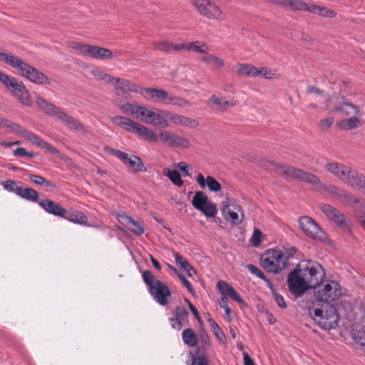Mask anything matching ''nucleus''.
Segmentation results:
<instances>
[{
	"label": "nucleus",
	"mask_w": 365,
	"mask_h": 365,
	"mask_svg": "<svg viewBox=\"0 0 365 365\" xmlns=\"http://www.w3.org/2000/svg\"><path fill=\"white\" fill-rule=\"evenodd\" d=\"M326 279L324 269L318 262L311 260L301 261L287 277L290 292L301 297L307 290L316 288Z\"/></svg>",
	"instance_id": "1"
},
{
	"label": "nucleus",
	"mask_w": 365,
	"mask_h": 365,
	"mask_svg": "<svg viewBox=\"0 0 365 365\" xmlns=\"http://www.w3.org/2000/svg\"><path fill=\"white\" fill-rule=\"evenodd\" d=\"M325 110L329 113L339 112L348 117L338 121L336 126L341 130H355L364 124L363 112L361 108L348 102L343 96H333L324 98Z\"/></svg>",
	"instance_id": "2"
},
{
	"label": "nucleus",
	"mask_w": 365,
	"mask_h": 365,
	"mask_svg": "<svg viewBox=\"0 0 365 365\" xmlns=\"http://www.w3.org/2000/svg\"><path fill=\"white\" fill-rule=\"evenodd\" d=\"M119 110L125 115H130L146 124L167 128L169 125L168 116L170 112L155 108H148L146 106L136 103H127L118 106Z\"/></svg>",
	"instance_id": "3"
},
{
	"label": "nucleus",
	"mask_w": 365,
	"mask_h": 365,
	"mask_svg": "<svg viewBox=\"0 0 365 365\" xmlns=\"http://www.w3.org/2000/svg\"><path fill=\"white\" fill-rule=\"evenodd\" d=\"M0 61L16 71L17 73L31 83L38 86L50 85L49 78L42 71L23 61L18 56L0 49Z\"/></svg>",
	"instance_id": "4"
},
{
	"label": "nucleus",
	"mask_w": 365,
	"mask_h": 365,
	"mask_svg": "<svg viewBox=\"0 0 365 365\" xmlns=\"http://www.w3.org/2000/svg\"><path fill=\"white\" fill-rule=\"evenodd\" d=\"M261 165L272 170L288 180H299L316 186H321L319 178L310 173L294 168L291 165L262 160Z\"/></svg>",
	"instance_id": "5"
},
{
	"label": "nucleus",
	"mask_w": 365,
	"mask_h": 365,
	"mask_svg": "<svg viewBox=\"0 0 365 365\" xmlns=\"http://www.w3.org/2000/svg\"><path fill=\"white\" fill-rule=\"evenodd\" d=\"M325 169L341 181L358 189H365V177L350 167L339 162L331 161L325 165Z\"/></svg>",
	"instance_id": "6"
},
{
	"label": "nucleus",
	"mask_w": 365,
	"mask_h": 365,
	"mask_svg": "<svg viewBox=\"0 0 365 365\" xmlns=\"http://www.w3.org/2000/svg\"><path fill=\"white\" fill-rule=\"evenodd\" d=\"M36 103L42 112L48 115L58 119L69 129L78 131L81 133H86V129L78 120L68 115L61 108L49 103L41 97H37Z\"/></svg>",
	"instance_id": "7"
},
{
	"label": "nucleus",
	"mask_w": 365,
	"mask_h": 365,
	"mask_svg": "<svg viewBox=\"0 0 365 365\" xmlns=\"http://www.w3.org/2000/svg\"><path fill=\"white\" fill-rule=\"evenodd\" d=\"M296 252L295 247H291L286 252L274 249L268 250L261 257V265L269 272L278 273L286 267L287 260Z\"/></svg>",
	"instance_id": "8"
},
{
	"label": "nucleus",
	"mask_w": 365,
	"mask_h": 365,
	"mask_svg": "<svg viewBox=\"0 0 365 365\" xmlns=\"http://www.w3.org/2000/svg\"><path fill=\"white\" fill-rule=\"evenodd\" d=\"M140 96L145 100L156 104L175 106L180 108L190 106V103L187 100L172 95L162 88H143Z\"/></svg>",
	"instance_id": "9"
},
{
	"label": "nucleus",
	"mask_w": 365,
	"mask_h": 365,
	"mask_svg": "<svg viewBox=\"0 0 365 365\" xmlns=\"http://www.w3.org/2000/svg\"><path fill=\"white\" fill-rule=\"evenodd\" d=\"M191 4L199 16L208 21L217 23L227 21L226 12L213 0H192Z\"/></svg>",
	"instance_id": "10"
},
{
	"label": "nucleus",
	"mask_w": 365,
	"mask_h": 365,
	"mask_svg": "<svg viewBox=\"0 0 365 365\" xmlns=\"http://www.w3.org/2000/svg\"><path fill=\"white\" fill-rule=\"evenodd\" d=\"M110 120L114 125L135 134L145 140L152 143H156L158 140V135L154 131L131 118L122 115H115L112 117Z\"/></svg>",
	"instance_id": "11"
},
{
	"label": "nucleus",
	"mask_w": 365,
	"mask_h": 365,
	"mask_svg": "<svg viewBox=\"0 0 365 365\" xmlns=\"http://www.w3.org/2000/svg\"><path fill=\"white\" fill-rule=\"evenodd\" d=\"M144 282L148 287V292L160 305L165 306L168 303V298L171 296L168 287L163 282L156 279L150 271L142 274Z\"/></svg>",
	"instance_id": "12"
},
{
	"label": "nucleus",
	"mask_w": 365,
	"mask_h": 365,
	"mask_svg": "<svg viewBox=\"0 0 365 365\" xmlns=\"http://www.w3.org/2000/svg\"><path fill=\"white\" fill-rule=\"evenodd\" d=\"M314 320L324 329H334L339 320V314L336 307L329 304L314 309Z\"/></svg>",
	"instance_id": "13"
},
{
	"label": "nucleus",
	"mask_w": 365,
	"mask_h": 365,
	"mask_svg": "<svg viewBox=\"0 0 365 365\" xmlns=\"http://www.w3.org/2000/svg\"><path fill=\"white\" fill-rule=\"evenodd\" d=\"M314 289V296L319 302L327 304L336 302L342 295L341 285L335 281H327L324 284L318 285Z\"/></svg>",
	"instance_id": "14"
},
{
	"label": "nucleus",
	"mask_w": 365,
	"mask_h": 365,
	"mask_svg": "<svg viewBox=\"0 0 365 365\" xmlns=\"http://www.w3.org/2000/svg\"><path fill=\"white\" fill-rule=\"evenodd\" d=\"M221 211L224 219L232 225H238L244 220L242 208L234 198L226 197L221 203Z\"/></svg>",
	"instance_id": "15"
},
{
	"label": "nucleus",
	"mask_w": 365,
	"mask_h": 365,
	"mask_svg": "<svg viewBox=\"0 0 365 365\" xmlns=\"http://www.w3.org/2000/svg\"><path fill=\"white\" fill-rule=\"evenodd\" d=\"M299 224L304 234L314 240L324 242L327 237L326 233L313 219L304 216L299 220Z\"/></svg>",
	"instance_id": "16"
},
{
	"label": "nucleus",
	"mask_w": 365,
	"mask_h": 365,
	"mask_svg": "<svg viewBox=\"0 0 365 365\" xmlns=\"http://www.w3.org/2000/svg\"><path fill=\"white\" fill-rule=\"evenodd\" d=\"M192 205L206 217H214L217 215V206L209 200L207 195L202 191H197L195 193Z\"/></svg>",
	"instance_id": "17"
},
{
	"label": "nucleus",
	"mask_w": 365,
	"mask_h": 365,
	"mask_svg": "<svg viewBox=\"0 0 365 365\" xmlns=\"http://www.w3.org/2000/svg\"><path fill=\"white\" fill-rule=\"evenodd\" d=\"M158 139V141L173 148L187 149L191 145L188 139L165 130L159 131Z\"/></svg>",
	"instance_id": "18"
},
{
	"label": "nucleus",
	"mask_w": 365,
	"mask_h": 365,
	"mask_svg": "<svg viewBox=\"0 0 365 365\" xmlns=\"http://www.w3.org/2000/svg\"><path fill=\"white\" fill-rule=\"evenodd\" d=\"M112 153L119 158L131 173L146 172L147 169L142 160L134 155H128L118 150H113Z\"/></svg>",
	"instance_id": "19"
},
{
	"label": "nucleus",
	"mask_w": 365,
	"mask_h": 365,
	"mask_svg": "<svg viewBox=\"0 0 365 365\" xmlns=\"http://www.w3.org/2000/svg\"><path fill=\"white\" fill-rule=\"evenodd\" d=\"M110 85L113 86L114 90L118 95L128 92L136 93L141 95L143 88L137 84H135L129 80L120 78L115 76H113Z\"/></svg>",
	"instance_id": "20"
},
{
	"label": "nucleus",
	"mask_w": 365,
	"mask_h": 365,
	"mask_svg": "<svg viewBox=\"0 0 365 365\" xmlns=\"http://www.w3.org/2000/svg\"><path fill=\"white\" fill-rule=\"evenodd\" d=\"M22 137H24L29 142L40 147L41 149L44 150L46 152L51 153L56 156L61 157L60 152L53 146L48 144L47 142L43 140L36 134L25 130L23 133Z\"/></svg>",
	"instance_id": "21"
},
{
	"label": "nucleus",
	"mask_w": 365,
	"mask_h": 365,
	"mask_svg": "<svg viewBox=\"0 0 365 365\" xmlns=\"http://www.w3.org/2000/svg\"><path fill=\"white\" fill-rule=\"evenodd\" d=\"M207 103L221 112L235 106V103L232 100H230L220 93L212 95L208 99Z\"/></svg>",
	"instance_id": "22"
},
{
	"label": "nucleus",
	"mask_w": 365,
	"mask_h": 365,
	"mask_svg": "<svg viewBox=\"0 0 365 365\" xmlns=\"http://www.w3.org/2000/svg\"><path fill=\"white\" fill-rule=\"evenodd\" d=\"M195 180L201 188H207L210 192H217L222 189L220 183L211 175L205 178L202 173H198Z\"/></svg>",
	"instance_id": "23"
},
{
	"label": "nucleus",
	"mask_w": 365,
	"mask_h": 365,
	"mask_svg": "<svg viewBox=\"0 0 365 365\" xmlns=\"http://www.w3.org/2000/svg\"><path fill=\"white\" fill-rule=\"evenodd\" d=\"M217 288L221 295L229 297L240 305L245 304L243 299L236 292L234 287L225 281L220 280L217 284Z\"/></svg>",
	"instance_id": "24"
},
{
	"label": "nucleus",
	"mask_w": 365,
	"mask_h": 365,
	"mask_svg": "<svg viewBox=\"0 0 365 365\" xmlns=\"http://www.w3.org/2000/svg\"><path fill=\"white\" fill-rule=\"evenodd\" d=\"M188 313L186 309L180 306L175 308L174 317L170 318L171 327L178 331H180L184 324L187 321Z\"/></svg>",
	"instance_id": "25"
},
{
	"label": "nucleus",
	"mask_w": 365,
	"mask_h": 365,
	"mask_svg": "<svg viewBox=\"0 0 365 365\" xmlns=\"http://www.w3.org/2000/svg\"><path fill=\"white\" fill-rule=\"evenodd\" d=\"M199 59L202 63L213 70L222 69L225 66V61L222 58L209 52L207 55L202 56Z\"/></svg>",
	"instance_id": "26"
},
{
	"label": "nucleus",
	"mask_w": 365,
	"mask_h": 365,
	"mask_svg": "<svg viewBox=\"0 0 365 365\" xmlns=\"http://www.w3.org/2000/svg\"><path fill=\"white\" fill-rule=\"evenodd\" d=\"M39 205L45 210V211L51 215L65 217V215L67 214L66 209L61 207L59 204L50 200H43L39 203Z\"/></svg>",
	"instance_id": "27"
},
{
	"label": "nucleus",
	"mask_w": 365,
	"mask_h": 365,
	"mask_svg": "<svg viewBox=\"0 0 365 365\" xmlns=\"http://www.w3.org/2000/svg\"><path fill=\"white\" fill-rule=\"evenodd\" d=\"M87 56L101 60H110L113 58V54L106 48L90 45Z\"/></svg>",
	"instance_id": "28"
},
{
	"label": "nucleus",
	"mask_w": 365,
	"mask_h": 365,
	"mask_svg": "<svg viewBox=\"0 0 365 365\" xmlns=\"http://www.w3.org/2000/svg\"><path fill=\"white\" fill-rule=\"evenodd\" d=\"M154 47L163 52H175L185 51V43H175L168 41H160L154 43Z\"/></svg>",
	"instance_id": "29"
},
{
	"label": "nucleus",
	"mask_w": 365,
	"mask_h": 365,
	"mask_svg": "<svg viewBox=\"0 0 365 365\" xmlns=\"http://www.w3.org/2000/svg\"><path fill=\"white\" fill-rule=\"evenodd\" d=\"M0 82L10 91L11 94L15 93L16 90L19 89L20 85H24L23 82L18 81L14 77L0 71Z\"/></svg>",
	"instance_id": "30"
},
{
	"label": "nucleus",
	"mask_w": 365,
	"mask_h": 365,
	"mask_svg": "<svg viewBox=\"0 0 365 365\" xmlns=\"http://www.w3.org/2000/svg\"><path fill=\"white\" fill-rule=\"evenodd\" d=\"M185 51H192L204 56L207 55V53L210 51V46L204 41H195L185 43Z\"/></svg>",
	"instance_id": "31"
},
{
	"label": "nucleus",
	"mask_w": 365,
	"mask_h": 365,
	"mask_svg": "<svg viewBox=\"0 0 365 365\" xmlns=\"http://www.w3.org/2000/svg\"><path fill=\"white\" fill-rule=\"evenodd\" d=\"M235 69V73L239 76L256 77L257 67L252 64L238 63Z\"/></svg>",
	"instance_id": "32"
},
{
	"label": "nucleus",
	"mask_w": 365,
	"mask_h": 365,
	"mask_svg": "<svg viewBox=\"0 0 365 365\" xmlns=\"http://www.w3.org/2000/svg\"><path fill=\"white\" fill-rule=\"evenodd\" d=\"M12 95L22 104L27 106L32 105L31 96L25 85H20L19 89L16 90Z\"/></svg>",
	"instance_id": "33"
},
{
	"label": "nucleus",
	"mask_w": 365,
	"mask_h": 365,
	"mask_svg": "<svg viewBox=\"0 0 365 365\" xmlns=\"http://www.w3.org/2000/svg\"><path fill=\"white\" fill-rule=\"evenodd\" d=\"M260 76L267 80H277L280 78V73L277 69L266 66L257 67L256 77Z\"/></svg>",
	"instance_id": "34"
},
{
	"label": "nucleus",
	"mask_w": 365,
	"mask_h": 365,
	"mask_svg": "<svg viewBox=\"0 0 365 365\" xmlns=\"http://www.w3.org/2000/svg\"><path fill=\"white\" fill-rule=\"evenodd\" d=\"M309 13L320 16L324 18L333 19L336 16L335 11L329 9L326 6H322L312 3Z\"/></svg>",
	"instance_id": "35"
},
{
	"label": "nucleus",
	"mask_w": 365,
	"mask_h": 365,
	"mask_svg": "<svg viewBox=\"0 0 365 365\" xmlns=\"http://www.w3.org/2000/svg\"><path fill=\"white\" fill-rule=\"evenodd\" d=\"M170 120L177 125H183L187 127H194L197 125V122L195 120L190 119L184 115L179 114H173L170 112V115L168 116Z\"/></svg>",
	"instance_id": "36"
},
{
	"label": "nucleus",
	"mask_w": 365,
	"mask_h": 365,
	"mask_svg": "<svg viewBox=\"0 0 365 365\" xmlns=\"http://www.w3.org/2000/svg\"><path fill=\"white\" fill-rule=\"evenodd\" d=\"M175 263L179 265L181 269L187 272L188 277H192L196 274L195 269L189 264L187 260L183 258L179 253L175 252L173 254Z\"/></svg>",
	"instance_id": "37"
},
{
	"label": "nucleus",
	"mask_w": 365,
	"mask_h": 365,
	"mask_svg": "<svg viewBox=\"0 0 365 365\" xmlns=\"http://www.w3.org/2000/svg\"><path fill=\"white\" fill-rule=\"evenodd\" d=\"M90 73L96 81H102L110 85L111 84L113 78V76L107 73L102 68L96 66L91 68Z\"/></svg>",
	"instance_id": "38"
},
{
	"label": "nucleus",
	"mask_w": 365,
	"mask_h": 365,
	"mask_svg": "<svg viewBox=\"0 0 365 365\" xmlns=\"http://www.w3.org/2000/svg\"><path fill=\"white\" fill-rule=\"evenodd\" d=\"M89 44L83 43L76 41H70L67 42V47L73 53L81 55L88 56Z\"/></svg>",
	"instance_id": "39"
},
{
	"label": "nucleus",
	"mask_w": 365,
	"mask_h": 365,
	"mask_svg": "<svg viewBox=\"0 0 365 365\" xmlns=\"http://www.w3.org/2000/svg\"><path fill=\"white\" fill-rule=\"evenodd\" d=\"M182 339L185 344L190 347H195L197 345L198 339L195 331L187 328L182 332Z\"/></svg>",
	"instance_id": "40"
},
{
	"label": "nucleus",
	"mask_w": 365,
	"mask_h": 365,
	"mask_svg": "<svg viewBox=\"0 0 365 365\" xmlns=\"http://www.w3.org/2000/svg\"><path fill=\"white\" fill-rule=\"evenodd\" d=\"M351 336L357 344L365 346V325H356L351 330Z\"/></svg>",
	"instance_id": "41"
},
{
	"label": "nucleus",
	"mask_w": 365,
	"mask_h": 365,
	"mask_svg": "<svg viewBox=\"0 0 365 365\" xmlns=\"http://www.w3.org/2000/svg\"><path fill=\"white\" fill-rule=\"evenodd\" d=\"M163 174L167 177L173 185L179 187L183 185L184 182L182 180L181 175L178 170H172L170 168H164L163 170Z\"/></svg>",
	"instance_id": "42"
},
{
	"label": "nucleus",
	"mask_w": 365,
	"mask_h": 365,
	"mask_svg": "<svg viewBox=\"0 0 365 365\" xmlns=\"http://www.w3.org/2000/svg\"><path fill=\"white\" fill-rule=\"evenodd\" d=\"M312 3H307L303 0H287L285 7H289L295 11H304L309 13Z\"/></svg>",
	"instance_id": "43"
},
{
	"label": "nucleus",
	"mask_w": 365,
	"mask_h": 365,
	"mask_svg": "<svg viewBox=\"0 0 365 365\" xmlns=\"http://www.w3.org/2000/svg\"><path fill=\"white\" fill-rule=\"evenodd\" d=\"M17 195L27 200L36 202L38 199V193L32 188H23L19 187L17 189Z\"/></svg>",
	"instance_id": "44"
},
{
	"label": "nucleus",
	"mask_w": 365,
	"mask_h": 365,
	"mask_svg": "<svg viewBox=\"0 0 365 365\" xmlns=\"http://www.w3.org/2000/svg\"><path fill=\"white\" fill-rule=\"evenodd\" d=\"M64 218L75 224L86 225L87 222L86 216L82 212L77 210L71 212L68 216L66 215Z\"/></svg>",
	"instance_id": "45"
},
{
	"label": "nucleus",
	"mask_w": 365,
	"mask_h": 365,
	"mask_svg": "<svg viewBox=\"0 0 365 365\" xmlns=\"http://www.w3.org/2000/svg\"><path fill=\"white\" fill-rule=\"evenodd\" d=\"M120 218L122 220H124L125 222L128 225H130L129 229L133 233L140 235L144 232V230L140 223L133 220L130 217L122 215L120 216Z\"/></svg>",
	"instance_id": "46"
},
{
	"label": "nucleus",
	"mask_w": 365,
	"mask_h": 365,
	"mask_svg": "<svg viewBox=\"0 0 365 365\" xmlns=\"http://www.w3.org/2000/svg\"><path fill=\"white\" fill-rule=\"evenodd\" d=\"M1 125L9 130V132L22 135L26 129L21 127L19 125L11 122L8 120H1Z\"/></svg>",
	"instance_id": "47"
},
{
	"label": "nucleus",
	"mask_w": 365,
	"mask_h": 365,
	"mask_svg": "<svg viewBox=\"0 0 365 365\" xmlns=\"http://www.w3.org/2000/svg\"><path fill=\"white\" fill-rule=\"evenodd\" d=\"M30 180L33 182L34 183L38 185H45L47 187H51L53 188L56 187V185L53 184L52 182L49 180H46L43 177L38 175H30L29 176Z\"/></svg>",
	"instance_id": "48"
},
{
	"label": "nucleus",
	"mask_w": 365,
	"mask_h": 365,
	"mask_svg": "<svg viewBox=\"0 0 365 365\" xmlns=\"http://www.w3.org/2000/svg\"><path fill=\"white\" fill-rule=\"evenodd\" d=\"M307 93L309 95H312L316 97V99L320 101L326 98V93L324 91L314 86H309L307 88Z\"/></svg>",
	"instance_id": "49"
},
{
	"label": "nucleus",
	"mask_w": 365,
	"mask_h": 365,
	"mask_svg": "<svg viewBox=\"0 0 365 365\" xmlns=\"http://www.w3.org/2000/svg\"><path fill=\"white\" fill-rule=\"evenodd\" d=\"M334 212L335 214H334L330 220L333 221L339 227L346 226L348 224L346 217L336 209Z\"/></svg>",
	"instance_id": "50"
},
{
	"label": "nucleus",
	"mask_w": 365,
	"mask_h": 365,
	"mask_svg": "<svg viewBox=\"0 0 365 365\" xmlns=\"http://www.w3.org/2000/svg\"><path fill=\"white\" fill-rule=\"evenodd\" d=\"M269 287L270 288L272 291V294L273 295V297L277 304V305L282 309H284L287 307V304L284 299V297L280 295L279 293L277 292V291L274 289L272 284L271 282H269Z\"/></svg>",
	"instance_id": "51"
},
{
	"label": "nucleus",
	"mask_w": 365,
	"mask_h": 365,
	"mask_svg": "<svg viewBox=\"0 0 365 365\" xmlns=\"http://www.w3.org/2000/svg\"><path fill=\"white\" fill-rule=\"evenodd\" d=\"M329 191H330L331 192H332L334 194H336L340 196H343L344 197V199L347 200V202H349L350 203L358 202L357 200L355 199L354 197H352L351 195L346 193V192H340L336 187H335L334 186H330Z\"/></svg>",
	"instance_id": "52"
},
{
	"label": "nucleus",
	"mask_w": 365,
	"mask_h": 365,
	"mask_svg": "<svg viewBox=\"0 0 365 365\" xmlns=\"http://www.w3.org/2000/svg\"><path fill=\"white\" fill-rule=\"evenodd\" d=\"M247 268L252 274H254L259 278L264 280L267 282V285L269 286V282H270V281L266 278L264 273L258 267L253 264H249L247 266Z\"/></svg>",
	"instance_id": "53"
},
{
	"label": "nucleus",
	"mask_w": 365,
	"mask_h": 365,
	"mask_svg": "<svg viewBox=\"0 0 365 365\" xmlns=\"http://www.w3.org/2000/svg\"><path fill=\"white\" fill-rule=\"evenodd\" d=\"M247 268L252 274H254L259 278L264 280L267 282V285L269 286V282H270V281L266 278L264 273L258 267L253 264H249L247 266Z\"/></svg>",
	"instance_id": "54"
},
{
	"label": "nucleus",
	"mask_w": 365,
	"mask_h": 365,
	"mask_svg": "<svg viewBox=\"0 0 365 365\" xmlns=\"http://www.w3.org/2000/svg\"><path fill=\"white\" fill-rule=\"evenodd\" d=\"M247 268L252 274H254L259 278L264 280L267 282V285L269 286V282H270V281L266 278L264 273L258 267L253 264H249L247 266Z\"/></svg>",
	"instance_id": "55"
},
{
	"label": "nucleus",
	"mask_w": 365,
	"mask_h": 365,
	"mask_svg": "<svg viewBox=\"0 0 365 365\" xmlns=\"http://www.w3.org/2000/svg\"><path fill=\"white\" fill-rule=\"evenodd\" d=\"M175 168H178L185 176H190L192 168L185 162L181 161L175 165Z\"/></svg>",
	"instance_id": "56"
},
{
	"label": "nucleus",
	"mask_w": 365,
	"mask_h": 365,
	"mask_svg": "<svg viewBox=\"0 0 365 365\" xmlns=\"http://www.w3.org/2000/svg\"><path fill=\"white\" fill-rule=\"evenodd\" d=\"M2 186L4 190H6L8 192H14L16 194H17V189L19 188V186H17L16 183L14 180H7L2 182Z\"/></svg>",
	"instance_id": "57"
},
{
	"label": "nucleus",
	"mask_w": 365,
	"mask_h": 365,
	"mask_svg": "<svg viewBox=\"0 0 365 365\" xmlns=\"http://www.w3.org/2000/svg\"><path fill=\"white\" fill-rule=\"evenodd\" d=\"M333 123V118L329 117L321 120L319 122L318 126L321 130H327L331 127Z\"/></svg>",
	"instance_id": "58"
},
{
	"label": "nucleus",
	"mask_w": 365,
	"mask_h": 365,
	"mask_svg": "<svg viewBox=\"0 0 365 365\" xmlns=\"http://www.w3.org/2000/svg\"><path fill=\"white\" fill-rule=\"evenodd\" d=\"M262 232L259 230H255L250 238L251 244L255 247H258L262 242Z\"/></svg>",
	"instance_id": "59"
},
{
	"label": "nucleus",
	"mask_w": 365,
	"mask_h": 365,
	"mask_svg": "<svg viewBox=\"0 0 365 365\" xmlns=\"http://www.w3.org/2000/svg\"><path fill=\"white\" fill-rule=\"evenodd\" d=\"M14 155L16 157H29L34 158L36 156V154L32 152H27L24 148H17L14 151Z\"/></svg>",
	"instance_id": "60"
},
{
	"label": "nucleus",
	"mask_w": 365,
	"mask_h": 365,
	"mask_svg": "<svg viewBox=\"0 0 365 365\" xmlns=\"http://www.w3.org/2000/svg\"><path fill=\"white\" fill-rule=\"evenodd\" d=\"M322 211L324 213V215L330 220L331 217H333L334 214H335L336 208L331 207L327 204H323L320 206Z\"/></svg>",
	"instance_id": "61"
},
{
	"label": "nucleus",
	"mask_w": 365,
	"mask_h": 365,
	"mask_svg": "<svg viewBox=\"0 0 365 365\" xmlns=\"http://www.w3.org/2000/svg\"><path fill=\"white\" fill-rule=\"evenodd\" d=\"M207 322L209 323L210 327L211 329L212 332L215 335L219 331L221 330V328L219 325L215 322V320L208 314Z\"/></svg>",
	"instance_id": "62"
},
{
	"label": "nucleus",
	"mask_w": 365,
	"mask_h": 365,
	"mask_svg": "<svg viewBox=\"0 0 365 365\" xmlns=\"http://www.w3.org/2000/svg\"><path fill=\"white\" fill-rule=\"evenodd\" d=\"M192 365H208V361L205 356H197L193 358Z\"/></svg>",
	"instance_id": "63"
},
{
	"label": "nucleus",
	"mask_w": 365,
	"mask_h": 365,
	"mask_svg": "<svg viewBox=\"0 0 365 365\" xmlns=\"http://www.w3.org/2000/svg\"><path fill=\"white\" fill-rule=\"evenodd\" d=\"M185 302L187 304L190 311L192 312L195 317L197 319L198 322H200V316L197 309L188 299H185Z\"/></svg>",
	"instance_id": "64"
}]
</instances>
